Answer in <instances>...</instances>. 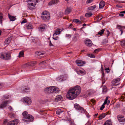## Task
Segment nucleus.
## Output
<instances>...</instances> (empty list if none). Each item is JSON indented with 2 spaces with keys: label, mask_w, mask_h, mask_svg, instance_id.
<instances>
[{
  "label": "nucleus",
  "mask_w": 125,
  "mask_h": 125,
  "mask_svg": "<svg viewBox=\"0 0 125 125\" xmlns=\"http://www.w3.org/2000/svg\"><path fill=\"white\" fill-rule=\"evenodd\" d=\"M81 90L79 86H75L68 91L66 95L67 98L69 100H73L80 93Z\"/></svg>",
  "instance_id": "nucleus-1"
},
{
  "label": "nucleus",
  "mask_w": 125,
  "mask_h": 125,
  "mask_svg": "<svg viewBox=\"0 0 125 125\" xmlns=\"http://www.w3.org/2000/svg\"><path fill=\"white\" fill-rule=\"evenodd\" d=\"M28 113L27 111H24L22 113L23 115L22 120L25 122H30L32 121L34 118L31 115L28 114Z\"/></svg>",
  "instance_id": "nucleus-2"
},
{
  "label": "nucleus",
  "mask_w": 125,
  "mask_h": 125,
  "mask_svg": "<svg viewBox=\"0 0 125 125\" xmlns=\"http://www.w3.org/2000/svg\"><path fill=\"white\" fill-rule=\"evenodd\" d=\"M0 58L5 60H9L10 58V54L5 52H3L0 53Z\"/></svg>",
  "instance_id": "nucleus-3"
},
{
  "label": "nucleus",
  "mask_w": 125,
  "mask_h": 125,
  "mask_svg": "<svg viewBox=\"0 0 125 125\" xmlns=\"http://www.w3.org/2000/svg\"><path fill=\"white\" fill-rule=\"evenodd\" d=\"M36 62L35 61H32L26 63L23 65V67L24 68L30 67L34 66L36 64Z\"/></svg>",
  "instance_id": "nucleus-4"
},
{
  "label": "nucleus",
  "mask_w": 125,
  "mask_h": 125,
  "mask_svg": "<svg viewBox=\"0 0 125 125\" xmlns=\"http://www.w3.org/2000/svg\"><path fill=\"white\" fill-rule=\"evenodd\" d=\"M74 106L75 109L80 111L81 113H85V110L78 104H74Z\"/></svg>",
  "instance_id": "nucleus-5"
},
{
  "label": "nucleus",
  "mask_w": 125,
  "mask_h": 125,
  "mask_svg": "<svg viewBox=\"0 0 125 125\" xmlns=\"http://www.w3.org/2000/svg\"><path fill=\"white\" fill-rule=\"evenodd\" d=\"M120 78H117L114 79L112 81V83L114 86H117L120 83Z\"/></svg>",
  "instance_id": "nucleus-6"
},
{
  "label": "nucleus",
  "mask_w": 125,
  "mask_h": 125,
  "mask_svg": "<svg viewBox=\"0 0 125 125\" xmlns=\"http://www.w3.org/2000/svg\"><path fill=\"white\" fill-rule=\"evenodd\" d=\"M19 121L18 119H15L9 121L7 125H17L19 123Z\"/></svg>",
  "instance_id": "nucleus-7"
},
{
  "label": "nucleus",
  "mask_w": 125,
  "mask_h": 125,
  "mask_svg": "<svg viewBox=\"0 0 125 125\" xmlns=\"http://www.w3.org/2000/svg\"><path fill=\"white\" fill-rule=\"evenodd\" d=\"M9 102V100H7L2 102L0 105V108L2 109L5 107L8 104Z\"/></svg>",
  "instance_id": "nucleus-8"
},
{
  "label": "nucleus",
  "mask_w": 125,
  "mask_h": 125,
  "mask_svg": "<svg viewBox=\"0 0 125 125\" xmlns=\"http://www.w3.org/2000/svg\"><path fill=\"white\" fill-rule=\"evenodd\" d=\"M75 62L77 65L80 66H82L85 63V62L81 60H77Z\"/></svg>",
  "instance_id": "nucleus-9"
},
{
  "label": "nucleus",
  "mask_w": 125,
  "mask_h": 125,
  "mask_svg": "<svg viewBox=\"0 0 125 125\" xmlns=\"http://www.w3.org/2000/svg\"><path fill=\"white\" fill-rule=\"evenodd\" d=\"M23 101L28 105H30L31 102V100L27 97L24 98Z\"/></svg>",
  "instance_id": "nucleus-10"
},
{
  "label": "nucleus",
  "mask_w": 125,
  "mask_h": 125,
  "mask_svg": "<svg viewBox=\"0 0 125 125\" xmlns=\"http://www.w3.org/2000/svg\"><path fill=\"white\" fill-rule=\"evenodd\" d=\"M54 86L49 87L45 89V91L49 93H52Z\"/></svg>",
  "instance_id": "nucleus-11"
},
{
  "label": "nucleus",
  "mask_w": 125,
  "mask_h": 125,
  "mask_svg": "<svg viewBox=\"0 0 125 125\" xmlns=\"http://www.w3.org/2000/svg\"><path fill=\"white\" fill-rule=\"evenodd\" d=\"M43 20L45 21H47L49 20L50 18V14L46 15H43L41 16Z\"/></svg>",
  "instance_id": "nucleus-12"
},
{
  "label": "nucleus",
  "mask_w": 125,
  "mask_h": 125,
  "mask_svg": "<svg viewBox=\"0 0 125 125\" xmlns=\"http://www.w3.org/2000/svg\"><path fill=\"white\" fill-rule=\"evenodd\" d=\"M85 42L86 45L87 46H91L92 45V41L89 39H86L85 41Z\"/></svg>",
  "instance_id": "nucleus-13"
},
{
  "label": "nucleus",
  "mask_w": 125,
  "mask_h": 125,
  "mask_svg": "<svg viewBox=\"0 0 125 125\" xmlns=\"http://www.w3.org/2000/svg\"><path fill=\"white\" fill-rule=\"evenodd\" d=\"M71 11V9L70 7H67L65 10V14L67 15L69 14Z\"/></svg>",
  "instance_id": "nucleus-14"
},
{
  "label": "nucleus",
  "mask_w": 125,
  "mask_h": 125,
  "mask_svg": "<svg viewBox=\"0 0 125 125\" xmlns=\"http://www.w3.org/2000/svg\"><path fill=\"white\" fill-rule=\"evenodd\" d=\"M105 3L103 0L101 1L99 3V8L100 9L103 8L105 6Z\"/></svg>",
  "instance_id": "nucleus-15"
},
{
  "label": "nucleus",
  "mask_w": 125,
  "mask_h": 125,
  "mask_svg": "<svg viewBox=\"0 0 125 125\" xmlns=\"http://www.w3.org/2000/svg\"><path fill=\"white\" fill-rule=\"evenodd\" d=\"M58 1L57 0H53L50 1L48 3L49 5H52L58 3Z\"/></svg>",
  "instance_id": "nucleus-16"
},
{
  "label": "nucleus",
  "mask_w": 125,
  "mask_h": 125,
  "mask_svg": "<svg viewBox=\"0 0 125 125\" xmlns=\"http://www.w3.org/2000/svg\"><path fill=\"white\" fill-rule=\"evenodd\" d=\"M58 1L57 0H53L50 1L48 3L49 5H52L58 3Z\"/></svg>",
  "instance_id": "nucleus-17"
},
{
  "label": "nucleus",
  "mask_w": 125,
  "mask_h": 125,
  "mask_svg": "<svg viewBox=\"0 0 125 125\" xmlns=\"http://www.w3.org/2000/svg\"><path fill=\"white\" fill-rule=\"evenodd\" d=\"M21 89L22 90V92L24 93L25 92H28L29 91L30 88L27 87H23L21 88Z\"/></svg>",
  "instance_id": "nucleus-18"
},
{
  "label": "nucleus",
  "mask_w": 125,
  "mask_h": 125,
  "mask_svg": "<svg viewBox=\"0 0 125 125\" xmlns=\"http://www.w3.org/2000/svg\"><path fill=\"white\" fill-rule=\"evenodd\" d=\"M63 98L61 95L57 96L55 100L56 101H60L62 100Z\"/></svg>",
  "instance_id": "nucleus-19"
},
{
  "label": "nucleus",
  "mask_w": 125,
  "mask_h": 125,
  "mask_svg": "<svg viewBox=\"0 0 125 125\" xmlns=\"http://www.w3.org/2000/svg\"><path fill=\"white\" fill-rule=\"evenodd\" d=\"M11 38L10 37L7 38L5 41V44H9L10 42Z\"/></svg>",
  "instance_id": "nucleus-20"
},
{
  "label": "nucleus",
  "mask_w": 125,
  "mask_h": 125,
  "mask_svg": "<svg viewBox=\"0 0 125 125\" xmlns=\"http://www.w3.org/2000/svg\"><path fill=\"white\" fill-rule=\"evenodd\" d=\"M26 26L28 29H31L32 28V26L29 23H27L26 24Z\"/></svg>",
  "instance_id": "nucleus-21"
},
{
  "label": "nucleus",
  "mask_w": 125,
  "mask_h": 125,
  "mask_svg": "<svg viewBox=\"0 0 125 125\" xmlns=\"http://www.w3.org/2000/svg\"><path fill=\"white\" fill-rule=\"evenodd\" d=\"M53 91V93H57L59 92V90L58 88L54 86Z\"/></svg>",
  "instance_id": "nucleus-22"
},
{
  "label": "nucleus",
  "mask_w": 125,
  "mask_h": 125,
  "mask_svg": "<svg viewBox=\"0 0 125 125\" xmlns=\"http://www.w3.org/2000/svg\"><path fill=\"white\" fill-rule=\"evenodd\" d=\"M117 27L118 28V29L120 30V31L121 32V35L123 33V29L125 28V27L123 26L120 25H119L117 26Z\"/></svg>",
  "instance_id": "nucleus-23"
},
{
  "label": "nucleus",
  "mask_w": 125,
  "mask_h": 125,
  "mask_svg": "<svg viewBox=\"0 0 125 125\" xmlns=\"http://www.w3.org/2000/svg\"><path fill=\"white\" fill-rule=\"evenodd\" d=\"M106 115V114L105 113H103L100 115L98 117L99 119L101 120L103 118H104Z\"/></svg>",
  "instance_id": "nucleus-24"
},
{
  "label": "nucleus",
  "mask_w": 125,
  "mask_h": 125,
  "mask_svg": "<svg viewBox=\"0 0 125 125\" xmlns=\"http://www.w3.org/2000/svg\"><path fill=\"white\" fill-rule=\"evenodd\" d=\"M61 31L60 30V29H57L53 34H55L56 35H59L61 33Z\"/></svg>",
  "instance_id": "nucleus-25"
},
{
  "label": "nucleus",
  "mask_w": 125,
  "mask_h": 125,
  "mask_svg": "<svg viewBox=\"0 0 125 125\" xmlns=\"http://www.w3.org/2000/svg\"><path fill=\"white\" fill-rule=\"evenodd\" d=\"M8 16H9V18L10 20V21H14L16 19L15 18V17H14L13 16H12L10 15L9 14Z\"/></svg>",
  "instance_id": "nucleus-26"
},
{
  "label": "nucleus",
  "mask_w": 125,
  "mask_h": 125,
  "mask_svg": "<svg viewBox=\"0 0 125 125\" xmlns=\"http://www.w3.org/2000/svg\"><path fill=\"white\" fill-rule=\"evenodd\" d=\"M44 53L42 51L37 52L36 53V54L38 56L43 55H44Z\"/></svg>",
  "instance_id": "nucleus-27"
},
{
  "label": "nucleus",
  "mask_w": 125,
  "mask_h": 125,
  "mask_svg": "<svg viewBox=\"0 0 125 125\" xmlns=\"http://www.w3.org/2000/svg\"><path fill=\"white\" fill-rule=\"evenodd\" d=\"M104 125H112L111 121L109 120H107L105 123Z\"/></svg>",
  "instance_id": "nucleus-28"
},
{
  "label": "nucleus",
  "mask_w": 125,
  "mask_h": 125,
  "mask_svg": "<svg viewBox=\"0 0 125 125\" xmlns=\"http://www.w3.org/2000/svg\"><path fill=\"white\" fill-rule=\"evenodd\" d=\"M29 1L31 2H32V3H33L35 5H36V3L38 2V0H28V1L27 2H28Z\"/></svg>",
  "instance_id": "nucleus-29"
},
{
  "label": "nucleus",
  "mask_w": 125,
  "mask_h": 125,
  "mask_svg": "<svg viewBox=\"0 0 125 125\" xmlns=\"http://www.w3.org/2000/svg\"><path fill=\"white\" fill-rule=\"evenodd\" d=\"M46 26L45 25L43 24L41 25L39 28L42 31L45 29Z\"/></svg>",
  "instance_id": "nucleus-30"
},
{
  "label": "nucleus",
  "mask_w": 125,
  "mask_h": 125,
  "mask_svg": "<svg viewBox=\"0 0 125 125\" xmlns=\"http://www.w3.org/2000/svg\"><path fill=\"white\" fill-rule=\"evenodd\" d=\"M24 51H21L19 53L18 57L19 58H20L24 56Z\"/></svg>",
  "instance_id": "nucleus-31"
},
{
  "label": "nucleus",
  "mask_w": 125,
  "mask_h": 125,
  "mask_svg": "<svg viewBox=\"0 0 125 125\" xmlns=\"http://www.w3.org/2000/svg\"><path fill=\"white\" fill-rule=\"evenodd\" d=\"M93 15V13L92 12H88L86 13L85 14V16L86 17H88L91 16Z\"/></svg>",
  "instance_id": "nucleus-32"
},
{
  "label": "nucleus",
  "mask_w": 125,
  "mask_h": 125,
  "mask_svg": "<svg viewBox=\"0 0 125 125\" xmlns=\"http://www.w3.org/2000/svg\"><path fill=\"white\" fill-rule=\"evenodd\" d=\"M120 43L121 46L123 47H125V40L121 41Z\"/></svg>",
  "instance_id": "nucleus-33"
},
{
  "label": "nucleus",
  "mask_w": 125,
  "mask_h": 125,
  "mask_svg": "<svg viewBox=\"0 0 125 125\" xmlns=\"http://www.w3.org/2000/svg\"><path fill=\"white\" fill-rule=\"evenodd\" d=\"M103 93H105L107 91V89L106 87L104 86L103 88Z\"/></svg>",
  "instance_id": "nucleus-34"
},
{
  "label": "nucleus",
  "mask_w": 125,
  "mask_h": 125,
  "mask_svg": "<svg viewBox=\"0 0 125 125\" xmlns=\"http://www.w3.org/2000/svg\"><path fill=\"white\" fill-rule=\"evenodd\" d=\"M78 72V73H80L82 75H84L86 74V72L84 70H80Z\"/></svg>",
  "instance_id": "nucleus-35"
},
{
  "label": "nucleus",
  "mask_w": 125,
  "mask_h": 125,
  "mask_svg": "<svg viewBox=\"0 0 125 125\" xmlns=\"http://www.w3.org/2000/svg\"><path fill=\"white\" fill-rule=\"evenodd\" d=\"M9 116L10 118H14L16 116V115L14 113H12L10 114Z\"/></svg>",
  "instance_id": "nucleus-36"
},
{
  "label": "nucleus",
  "mask_w": 125,
  "mask_h": 125,
  "mask_svg": "<svg viewBox=\"0 0 125 125\" xmlns=\"http://www.w3.org/2000/svg\"><path fill=\"white\" fill-rule=\"evenodd\" d=\"M96 6L95 5H94L93 6L89 7L88 9L90 10H93L96 8Z\"/></svg>",
  "instance_id": "nucleus-37"
},
{
  "label": "nucleus",
  "mask_w": 125,
  "mask_h": 125,
  "mask_svg": "<svg viewBox=\"0 0 125 125\" xmlns=\"http://www.w3.org/2000/svg\"><path fill=\"white\" fill-rule=\"evenodd\" d=\"M3 15L1 13H0V23H2V21L3 19Z\"/></svg>",
  "instance_id": "nucleus-38"
},
{
  "label": "nucleus",
  "mask_w": 125,
  "mask_h": 125,
  "mask_svg": "<svg viewBox=\"0 0 125 125\" xmlns=\"http://www.w3.org/2000/svg\"><path fill=\"white\" fill-rule=\"evenodd\" d=\"M104 32V29H103L99 31L97 35L99 34L100 35H102Z\"/></svg>",
  "instance_id": "nucleus-39"
},
{
  "label": "nucleus",
  "mask_w": 125,
  "mask_h": 125,
  "mask_svg": "<svg viewBox=\"0 0 125 125\" xmlns=\"http://www.w3.org/2000/svg\"><path fill=\"white\" fill-rule=\"evenodd\" d=\"M56 35H55V34H53L52 38L53 39L57 40L58 39L59 37L58 36H56Z\"/></svg>",
  "instance_id": "nucleus-40"
},
{
  "label": "nucleus",
  "mask_w": 125,
  "mask_h": 125,
  "mask_svg": "<svg viewBox=\"0 0 125 125\" xmlns=\"http://www.w3.org/2000/svg\"><path fill=\"white\" fill-rule=\"evenodd\" d=\"M73 21L74 22H76L77 23H81V22L79 20L77 19H74L73 20Z\"/></svg>",
  "instance_id": "nucleus-41"
},
{
  "label": "nucleus",
  "mask_w": 125,
  "mask_h": 125,
  "mask_svg": "<svg viewBox=\"0 0 125 125\" xmlns=\"http://www.w3.org/2000/svg\"><path fill=\"white\" fill-rule=\"evenodd\" d=\"M48 12H47L46 11H43L42 14V15H46L48 14H48Z\"/></svg>",
  "instance_id": "nucleus-42"
},
{
  "label": "nucleus",
  "mask_w": 125,
  "mask_h": 125,
  "mask_svg": "<svg viewBox=\"0 0 125 125\" xmlns=\"http://www.w3.org/2000/svg\"><path fill=\"white\" fill-rule=\"evenodd\" d=\"M28 8L31 10H33L34 9V7L33 6H31L30 5H28Z\"/></svg>",
  "instance_id": "nucleus-43"
},
{
  "label": "nucleus",
  "mask_w": 125,
  "mask_h": 125,
  "mask_svg": "<svg viewBox=\"0 0 125 125\" xmlns=\"http://www.w3.org/2000/svg\"><path fill=\"white\" fill-rule=\"evenodd\" d=\"M72 35L69 34H66V37L68 39H69L71 37Z\"/></svg>",
  "instance_id": "nucleus-44"
},
{
  "label": "nucleus",
  "mask_w": 125,
  "mask_h": 125,
  "mask_svg": "<svg viewBox=\"0 0 125 125\" xmlns=\"http://www.w3.org/2000/svg\"><path fill=\"white\" fill-rule=\"evenodd\" d=\"M28 5H30L31 6H33L34 7V8L35 6L36 5H35L34 4V3H28Z\"/></svg>",
  "instance_id": "nucleus-45"
},
{
  "label": "nucleus",
  "mask_w": 125,
  "mask_h": 125,
  "mask_svg": "<svg viewBox=\"0 0 125 125\" xmlns=\"http://www.w3.org/2000/svg\"><path fill=\"white\" fill-rule=\"evenodd\" d=\"M46 61H43L39 63L40 65H41L42 64H46Z\"/></svg>",
  "instance_id": "nucleus-46"
},
{
  "label": "nucleus",
  "mask_w": 125,
  "mask_h": 125,
  "mask_svg": "<svg viewBox=\"0 0 125 125\" xmlns=\"http://www.w3.org/2000/svg\"><path fill=\"white\" fill-rule=\"evenodd\" d=\"M80 18L81 20L83 22H84L83 21L85 20L83 16H81L80 17Z\"/></svg>",
  "instance_id": "nucleus-47"
},
{
  "label": "nucleus",
  "mask_w": 125,
  "mask_h": 125,
  "mask_svg": "<svg viewBox=\"0 0 125 125\" xmlns=\"http://www.w3.org/2000/svg\"><path fill=\"white\" fill-rule=\"evenodd\" d=\"M119 121L120 122H123L125 121V119H118Z\"/></svg>",
  "instance_id": "nucleus-48"
},
{
  "label": "nucleus",
  "mask_w": 125,
  "mask_h": 125,
  "mask_svg": "<svg viewBox=\"0 0 125 125\" xmlns=\"http://www.w3.org/2000/svg\"><path fill=\"white\" fill-rule=\"evenodd\" d=\"M88 56L91 58H94L95 57L94 56L93 54H88Z\"/></svg>",
  "instance_id": "nucleus-49"
},
{
  "label": "nucleus",
  "mask_w": 125,
  "mask_h": 125,
  "mask_svg": "<svg viewBox=\"0 0 125 125\" xmlns=\"http://www.w3.org/2000/svg\"><path fill=\"white\" fill-rule=\"evenodd\" d=\"M100 51L99 49H98L95 50L94 51V53H97L98 52Z\"/></svg>",
  "instance_id": "nucleus-50"
},
{
  "label": "nucleus",
  "mask_w": 125,
  "mask_h": 125,
  "mask_svg": "<svg viewBox=\"0 0 125 125\" xmlns=\"http://www.w3.org/2000/svg\"><path fill=\"white\" fill-rule=\"evenodd\" d=\"M124 117L121 115H118L117 116V118L118 119H121L123 118Z\"/></svg>",
  "instance_id": "nucleus-51"
},
{
  "label": "nucleus",
  "mask_w": 125,
  "mask_h": 125,
  "mask_svg": "<svg viewBox=\"0 0 125 125\" xmlns=\"http://www.w3.org/2000/svg\"><path fill=\"white\" fill-rule=\"evenodd\" d=\"M104 104L102 105L101 107L100 108V109L101 110H102L104 108Z\"/></svg>",
  "instance_id": "nucleus-52"
},
{
  "label": "nucleus",
  "mask_w": 125,
  "mask_h": 125,
  "mask_svg": "<svg viewBox=\"0 0 125 125\" xmlns=\"http://www.w3.org/2000/svg\"><path fill=\"white\" fill-rule=\"evenodd\" d=\"M8 121V120L7 119H6L4 120L3 123V124H5L7 123Z\"/></svg>",
  "instance_id": "nucleus-53"
},
{
  "label": "nucleus",
  "mask_w": 125,
  "mask_h": 125,
  "mask_svg": "<svg viewBox=\"0 0 125 125\" xmlns=\"http://www.w3.org/2000/svg\"><path fill=\"white\" fill-rule=\"evenodd\" d=\"M27 21L26 19H25L23 20L21 22V24H22L23 23H24L26 22Z\"/></svg>",
  "instance_id": "nucleus-54"
},
{
  "label": "nucleus",
  "mask_w": 125,
  "mask_h": 125,
  "mask_svg": "<svg viewBox=\"0 0 125 125\" xmlns=\"http://www.w3.org/2000/svg\"><path fill=\"white\" fill-rule=\"evenodd\" d=\"M8 108L9 110L10 111H12L13 110L12 107L10 106Z\"/></svg>",
  "instance_id": "nucleus-55"
},
{
  "label": "nucleus",
  "mask_w": 125,
  "mask_h": 125,
  "mask_svg": "<svg viewBox=\"0 0 125 125\" xmlns=\"http://www.w3.org/2000/svg\"><path fill=\"white\" fill-rule=\"evenodd\" d=\"M105 70L106 71H107V73H109L110 72V71L109 70V69L108 68H105Z\"/></svg>",
  "instance_id": "nucleus-56"
},
{
  "label": "nucleus",
  "mask_w": 125,
  "mask_h": 125,
  "mask_svg": "<svg viewBox=\"0 0 125 125\" xmlns=\"http://www.w3.org/2000/svg\"><path fill=\"white\" fill-rule=\"evenodd\" d=\"M75 37L77 39L79 37V35L77 34H76V36Z\"/></svg>",
  "instance_id": "nucleus-57"
},
{
  "label": "nucleus",
  "mask_w": 125,
  "mask_h": 125,
  "mask_svg": "<svg viewBox=\"0 0 125 125\" xmlns=\"http://www.w3.org/2000/svg\"><path fill=\"white\" fill-rule=\"evenodd\" d=\"M94 0H87V3H90L93 1Z\"/></svg>",
  "instance_id": "nucleus-58"
},
{
  "label": "nucleus",
  "mask_w": 125,
  "mask_h": 125,
  "mask_svg": "<svg viewBox=\"0 0 125 125\" xmlns=\"http://www.w3.org/2000/svg\"><path fill=\"white\" fill-rule=\"evenodd\" d=\"M107 37H108L109 35L110 34V32L108 30H107Z\"/></svg>",
  "instance_id": "nucleus-59"
},
{
  "label": "nucleus",
  "mask_w": 125,
  "mask_h": 125,
  "mask_svg": "<svg viewBox=\"0 0 125 125\" xmlns=\"http://www.w3.org/2000/svg\"><path fill=\"white\" fill-rule=\"evenodd\" d=\"M91 102H92L93 104H94L95 102V101L94 100L92 99L91 100Z\"/></svg>",
  "instance_id": "nucleus-60"
},
{
  "label": "nucleus",
  "mask_w": 125,
  "mask_h": 125,
  "mask_svg": "<svg viewBox=\"0 0 125 125\" xmlns=\"http://www.w3.org/2000/svg\"><path fill=\"white\" fill-rule=\"evenodd\" d=\"M49 45L50 46H53V44L52 43L51 41H50Z\"/></svg>",
  "instance_id": "nucleus-61"
},
{
  "label": "nucleus",
  "mask_w": 125,
  "mask_h": 125,
  "mask_svg": "<svg viewBox=\"0 0 125 125\" xmlns=\"http://www.w3.org/2000/svg\"><path fill=\"white\" fill-rule=\"evenodd\" d=\"M107 100H105V101H104V103L103 104H107Z\"/></svg>",
  "instance_id": "nucleus-62"
},
{
  "label": "nucleus",
  "mask_w": 125,
  "mask_h": 125,
  "mask_svg": "<svg viewBox=\"0 0 125 125\" xmlns=\"http://www.w3.org/2000/svg\"><path fill=\"white\" fill-rule=\"evenodd\" d=\"M102 18H100L99 16L97 17V19L98 20H101Z\"/></svg>",
  "instance_id": "nucleus-63"
},
{
  "label": "nucleus",
  "mask_w": 125,
  "mask_h": 125,
  "mask_svg": "<svg viewBox=\"0 0 125 125\" xmlns=\"http://www.w3.org/2000/svg\"><path fill=\"white\" fill-rule=\"evenodd\" d=\"M119 15L120 16L122 17L124 16V15L123 13H121L119 14Z\"/></svg>",
  "instance_id": "nucleus-64"
}]
</instances>
